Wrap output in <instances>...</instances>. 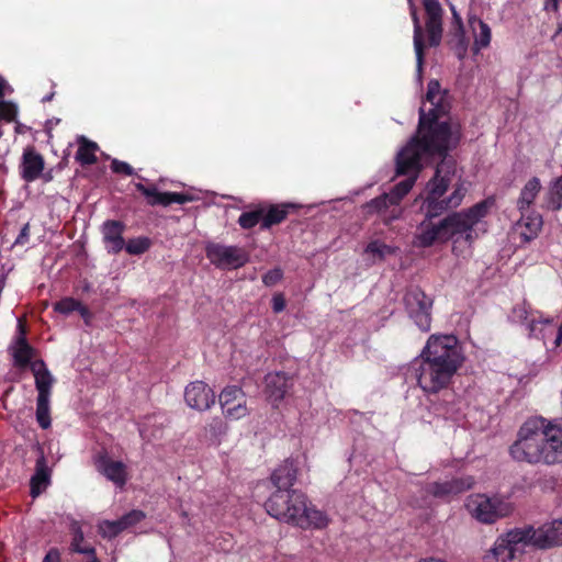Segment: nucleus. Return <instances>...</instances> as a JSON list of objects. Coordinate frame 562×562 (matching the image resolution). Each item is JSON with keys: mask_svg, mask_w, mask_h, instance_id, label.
<instances>
[{"mask_svg": "<svg viewBox=\"0 0 562 562\" xmlns=\"http://www.w3.org/2000/svg\"><path fill=\"white\" fill-rule=\"evenodd\" d=\"M426 101L431 108L426 113L425 108L419 109L417 136L397 154L400 173H406L418 167V161L425 156H446L448 150L456 146L460 138V126L439 119L450 109L449 94L442 90L438 80H430L427 87Z\"/></svg>", "mask_w": 562, "mask_h": 562, "instance_id": "f257e3e1", "label": "nucleus"}, {"mask_svg": "<svg viewBox=\"0 0 562 562\" xmlns=\"http://www.w3.org/2000/svg\"><path fill=\"white\" fill-rule=\"evenodd\" d=\"M457 172L454 161L442 160L436 168L434 177L427 182L425 190L415 202H422L420 210L425 213L426 220L423 221L416 229L413 238V245L418 248H427L436 241L447 240L442 221L438 224L430 222L432 217L441 215L450 209H457L461 205L467 188L464 182L459 179L453 186V191L443 198L449 186L452 183Z\"/></svg>", "mask_w": 562, "mask_h": 562, "instance_id": "f03ea898", "label": "nucleus"}, {"mask_svg": "<svg viewBox=\"0 0 562 562\" xmlns=\"http://www.w3.org/2000/svg\"><path fill=\"white\" fill-rule=\"evenodd\" d=\"M463 362L456 336L434 334L412 361L411 370L420 390L426 395H436L451 385Z\"/></svg>", "mask_w": 562, "mask_h": 562, "instance_id": "7ed1b4c3", "label": "nucleus"}, {"mask_svg": "<svg viewBox=\"0 0 562 562\" xmlns=\"http://www.w3.org/2000/svg\"><path fill=\"white\" fill-rule=\"evenodd\" d=\"M509 454L515 461L531 465L562 463V422L528 418L519 427Z\"/></svg>", "mask_w": 562, "mask_h": 562, "instance_id": "20e7f679", "label": "nucleus"}, {"mask_svg": "<svg viewBox=\"0 0 562 562\" xmlns=\"http://www.w3.org/2000/svg\"><path fill=\"white\" fill-rule=\"evenodd\" d=\"M265 507L271 517L304 530L324 529L329 524L327 514L313 505L300 490L274 491Z\"/></svg>", "mask_w": 562, "mask_h": 562, "instance_id": "39448f33", "label": "nucleus"}, {"mask_svg": "<svg viewBox=\"0 0 562 562\" xmlns=\"http://www.w3.org/2000/svg\"><path fill=\"white\" fill-rule=\"evenodd\" d=\"M14 366L25 368L30 366L37 391L36 397V422L42 429H48L52 425L50 418V396L52 387L55 382L54 376L47 369L43 360L31 362L34 356V349L27 344L25 337L21 336L16 339L12 348Z\"/></svg>", "mask_w": 562, "mask_h": 562, "instance_id": "423d86ee", "label": "nucleus"}, {"mask_svg": "<svg viewBox=\"0 0 562 562\" xmlns=\"http://www.w3.org/2000/svg\"><path fill=\"white\" fill-rule=\"evenodd\" d=\"M493 205L492 200L481 201L468 210L454 212L442 220L447 240L454 237H464L470 244L474 240V226L484 218Z\"/></svg>", "mask_w": 562, "mask_h": 562, "instance_id": "0eeeda50", "label": "nucleus"}, {"mask_svg": "<svg viewBox=\"0 0 562 562\" xmlns=\"http://www.w3.org/2000/svg\"><path fill=\"white\" fill-rule=\"evenodd\" d=\"M465 508L470 515L483 524H493L496 520L509 516L514 507L512 503L485 494H471L467 497Z\"/></svg>", "mask_w": 562, "mask_h": 562, "instance_id": "6e6552de", "label": "nucleus"}, {"mask_svg": "<svg viewBox=\"0 0 562 562\" xmlns=\"http://www.w3.org/2000/svg\"><path fill=\"white\" fill-rule=\"evenodd\" d=\"M204 249L210 262L220 269H238L249 260L248 252L239 246H227L209 241L205 244Z\"/></svg>", "mask_w": 562, "mask_h": 562, "instance_id": "1a4fd4ad", "label": "nucleus"}, {"mask_svg": "<svg viewBox=\"0 0 562 562\" xmlns=\"http://www.w3.org/2000/svg\"><path fill=\"white\" fill-rule=\"evenodd\" d=\"M526 535L519 528L509 530L499 536L494 546L483 558V562H509L517 553H521L527 547L524 542Z\"/></svg>", "mask_w": 562, "mask_h": 562, "instance_id": "9d476101", "label": "nucleus"}, {"mask_svg": "<svg viewBox=\"0 0 562 562\" xmlns=\"http://www.w3.org/2000/svg\"><path fill=\"white\" fill-rule=\"evenodd\" d=\"M519 529L520 532L526 535L524 539L526 546L547 549L562 544V519H554L543 524L537 529L532 526H526Z\"/></svg>", "mask_w": 562, "mask_h": 562, "instance_id": "9b49d317", "label": "nucleus"}, {"mask_svg": "<svg viewBox=\"0 0 562 562\" xmlns=\"http://www.w3.org/2000/svg\"><path fill=\"white\" fill-rule=\"evenodd\" d=\"M404 302L409 317L423 331H428L431 324L432 300L419 288L409 289Z\"/></svg>", "mask_w": 562, "mask_h": 562, "instance_id": "f8f14e48", "label": "nucleus"}, {"mask_svg": "<svg viewBox=\"0 0 562 562\" xmlns=\"http://www.w3.org/2000/svg\"><path fill=\"white\" fill-rule=\"evenodd\" d=\"M218 402L224 418L228 420H239L249 415L246 394L237 385L225 386L218 395Z\"/></svg>", "mask_w": 562, "mask_h": 562, "instance_id": "ddd939ff", "label": "nucleus"}, {"mask_svg": "<svg viewBox=\"0 0 562 562\" xmlns=\"http://www.w3.org/2000/svg\"><path fill=\"white\" fill-rule=\"evenodd\" d=\"M184 401L190 408L204 412L214 405L215 393L205 382L194 381L186 386Z\"/></svg>", "mask_w": 562, "mask_h": 562, "instance_id": "4468645a", "label": "nucleus"}, {"mask_svg": "<svg viewBox=\"0 0 562 562\" xmlns=\"http://www.w3.org/2000/svg\"><path fill=\"white\" fill-rule=\"evenodd\" d=\"M426 13V31L431 46H438L442 37L443 9L438 0H423Z\"/></svg>", "mask_w": 562, "mask_h": 562, "instance_id": "2eb2a0df", "label": "nucleus"}, {"mask_svg": "<svg viewBox=\"0 0 562 562\" xmlns=\"http://www.w3.org/2000/svg\"><path fill=\"white\" fill-rule=\"evenodd\" d=\"M135 188L146 198L147 203L151 206H168L172 203L184 204L193 201V196L190 194L178 192H161L155 186H144L143 183H136Z\"/></svg>", "mask_w": 562, "mask_h": 562, "instance_id": "dca6fc26", "label": "nucleus"}, {"mask_svg": "<svg viewBox=\"0 0 562 562\" xmlns=\"http://www.w3.org/2000/svg\"><path fill=\"white\" fill-rule=\"evenodd\" d=\"M473 484L474 481L472 477L454 479L446 482H432L426 486V493L436 498L447 499L471 488Z\"/></svg>", "mask_w": 562, "mask_h": 562, "instance_id": "f3484780", "label": "nucleus"}, {"mask_svg": "<svg viewBox=\"0 0 562 562\" xmlns=\"http://www.w3.org/2000/svg\"><path fill=\"white\" fill-rule=\"evenodd\" d=\"M44 167V157L34 147H26L20 165L22 179L26 182L37 180L42 176Z\"/></svg>", "mask_w": 562, "mask_h": 562, "instance_id": "a211bd4d", "label": "nucleus"}, {"mask_svg": "<svg viewBox=\"0 0 562 562\" xmlns=\"http://www.w3.org/2000/svg\"><path fill=\"white\" fill-rule=\"evenodd\" d=\"M423 157L419 159L422 160ZM422 166H420V161H418V167L417 168H414V169H411L409 171H407L405 175L409 173V172H414L415 175L406 180H403L401 182H398L393 189L391 192H389V196L391 198V200L393 201V209L391 210L390 212V215H389V218H398L401 215H402V209L400 206V203L401 201L403 200V198L412 190V188L414 187L415 182H416V179H417V173L418 171L420 170ZM396 172L398 175H401L398 172V166L396 165Z\"/></svg>", "mask_w": 562, "mask_h": 562, "instance_id": "6ab92c4d", "label": "nucleus"}, {"mask_svg": "<svg viewBox=\"0 0 562 562\" xmlns=\"http://www.w3.org/2000/svg\"><path fill=\"white\" fill-rule=\"evenodd\" d=\"M297 467L293 460H284L270 475L271 483L276 491L293 490V485L297 480Z\"/></svg>", "mask_w": 562, "mask_h": 562, "instance_id": "aec40b11", "label": "nucleus"}, {"mask_svg": "<svg viewBox=\"0 0 562 562\" xmlns=\"http://www.w3.org/2000/svg\"><path fill=\"white\" fill-rule=\"evenodd\" d=\"M290 386V379L285 373L274 372L266 376L267 397L274 406L285 397Z\"/></svg>", "mask_w": 562, "mask_h": 562, "instance_id": "412c9836", "label": "nucleus"}, {"mask_svg": "<svg viewBox=\"0 0 562 562\" xmlns=\"http://www.w3.org/2000/svg\"><path fill=\"white\" fill-rule=\"evenodd\" d=\"M98 470L119 487H123L127 482L126 465L122 461H114L108 457H101L98 460Z\"/></svg>", "mask_w": 562, "mask_h": 562, "instance_id": "4be33fe9", "label": "nucleus"}, {"mask_svg": "<svg viewBox=\"0 0 562 562\" xmlns=\"http://www.w3.org/2000/svg\"><path fill=\"white\" fill-rule=\"evenodd\" d=\"M542 217L540 214L531 212L521 213L520 220L516 223V229L519 232L524 241H530L538 236L542 228Z\"/></svg>", "mask_w": 562, "mask_h": 562, "instance_id": "5701e85b", "label": "nucleus"}, {"mask_svg": "<svg viewBox=\"0 0 562 562\" xmlns=\"http://www.w3.org/2000/svg\"><path fill=\"white\" fill-rule=\"evenodd\" d=\"M123 229L124 225L119 221H108L103 224V239L109 251L117 254L124 248Z\"/></svg>", "mask_w": 562, "mask_h": 562, "instance_id": "b1692460", "label": "nucleus"}, {"mask_svg": "<svg viewBox=\"0 0 562 562\" xmlns=\"http://www.w3.org/2000/svg\"><path fill=\"white\" fill-rule=\"evenodd\" d=\"M50 469L47 465L46 459L42 453L36 460L35 473L31 477V495L38 496L50 482Z\"/></svg>", "mask_w": 562, "mask_h": 562, "instance_id": "393cba45", "label": "nucleus"}, {"mask_svg": "<svg viewBox=\"0 0 562 562\" xmlns=\"http://www.w3.org/2000/svg\"><path fill=\"white\" fill-rule=\"evenodd\" d=\"M292 207V204H271L268 206L261 205L263 213L261 228L268 229L271 226L283 222Z\"/></svg>", "mask_w": 562, "mask_h": 562, "instance_id": "a878e982", "label": "nucleus"}, {"mask_svg": "<svg viewBox=\"0 0 562 562\" xmlns=\"http://www.w3.org/2000/svg\"><path fill=\"white\" fill-rule=\"evenodd\" d=\"M541 188V181L537 177H532L526 182L517 200V209L520 213H526L530 209Z\"/></svg>", "mask_w": 562, "mask_h": 562, "instance_id": "bb28decb", "label": "nucleus"}, {"mask_svg": "<svg viewBox=\"0 0 562 562\" xmlns=\"http://www.w3.org/2000/svg\"><path fill=\"white\" fill-rule=\"evenodd\" d=\"M392 209L393 201L387 193L381 194L363 205V210L367 215L379 214L386 224L395 220L389 218Z\"/></svg>", "mask_w": 562, "mask_h": 562, "instance_id": "cd10ccee", "label": "nucleus"}, {"mask_svg": "<svg viewBox=\"0 0 562 562\" xmlns=\"http://www.w3.org/2000/svg\"><path fill=\"white\" fill-rule=\"evenodd\" d=\"M469 23L474 36L473 50L479 53L481 49L488 47L492 38V31L491 27L481 19L471 18Z\"/></svg>", "mask_w": 562, "mask_h": 562, "instance_id": "c85d7f7f", "label": "nucleus"}, {"mask_svg": "<svg viewBox=\"0 0 562 562\" xmlns=\"http://www.w3.org/2000/svg\"><path fill=\"white\" fill-rule=\"evenodd\" d=\"M78 149L75 159L82 166L93 165L97 162V150L99 146L97 143L89 140L86 136H78Z\"/></svg>", "mask_w": 562, "mask_h": 562, "instance_id": "c756f323", "label": "nucleus"}, {"mask_svg": "<svg viewBox=\"0 0 562 562\" xmlns=\"http://www.w3.org/2000/svg\"><path fill=\"white\" fill-rule=\"evenodd\" d=\"M411 15L414 24V48L417 59L418 70H422L423 60H424V43H423V29L420 25V20L417 14V10L415 5L411 2Z\"/></svg>", "mask_w": 562, "mask_h": 562, "instance_id": "7c9ffc66", "label": "nucleus"}, {"mask_svg": "<svg viewBox=\"0 0 562 562\" xmlns=\"http://www.w3.org/2000/svg\"><path fill=\"white\" fill-rule=\"evenodd\" d=\"M71 530L74 533V538L70 544V549L74 552L81 553V554H93L94 548L90 544L83 543V532L78 525V522H74L71 526Z\"/></svg>", "mask_w": 562, "mask_h": 562, "instance_id": "2f4dec72", "label": "nucleus"}, {"mask_svg": "<svg viewBox=\"0 0 562 562\" xmlns=\"http://www.w3.org/2000/svg\"><path fill=\"white\" fill-rule=\"evenodd\" d=\"M512 316H513L514 321H516V322L528 323L530 331H533L536 321L533 318H531V319L529 318L530 305L526 301L517 304L513 308Z\"/></svg>", "mask_w": 562, "mask_h": 562, "instance_id": "473e14b6", "label": "nucleus"}, {"mask_svg": "<svg viewBox=\"0 0 562 562\" xmlns=\"http://www.w3.org/2000/svg\"><path fill=\"white\" fill-rule=\"evenodd\" d=\"M262 210L261 205L250 212H244L238 217V224L244 229H250L258 223H262Z\"/></svg>", "mask_w": 562, "mask_h": 562, "instance_id": "72a5a7b5", "label": "nucleus"}, {"mask_svg": "<svg viewBox=\"0 0 562 562\" xmlns=\"http://www.w3.org/2000/svg\"><path fill=\"white\" fill-rule=\"evenodd\" d=\"M548 203L554 211L562 209V176L551 183Z\"/></svg>", "mask_w": 562, "mask_h": 562, "instance_id": "f704fd0d", "label": "nucleus"}, {"mask_svg": "<svg viewBox=\"0 0 562 562\" xmlns=\"http://www.w3.org/2000/svg\"><path fill=\"white\" fill-rule=\"evenodd\" d=\"M125 530L124 522L121 519L117 520H104L99 525V532L104 538H114L120 532Z\"/></svg>", "mask_w": 562, "mask_h": 562, "instance_id": "c9c22d12", "label": "nucleus"}, {"mask_svg": "<svg viewBox=\"0 0 562 562\" xmlns=\"http://www.w3.org/2000/svg\"><path fill=\"white\" fill-rule=\"evenodd\" d=\"M151 245V241L148 237H137L130 239L125 246V250L130 255H142L146 252Z\"/></svg>", "mask_w": 562, "mask_h": 562, "instance_id": "e433bc0d", "label": "nucleus"}, {"mask_svg": "<svg viewBox=\"0 0 562 562\" xmlns=\"http://www.w3.org/2000/svg\"><path fill=\"white\" fill-rule=\"evenodd\" d=\"M78 306L79 301L72 297H65L54 304V311L63 315H69L71 312L76 311Z\"/></svg>", "mask_w": 562, "mask_h": 562, "instance_id": "4c0bfd02", "label": "nucleus"}, {"mask_svg": "<svg viewBox=\"0 0 562 562\" xmlns=\"http://www.w3.org/2000/svg\"><path fill=\"white\" fill-rule=\"evenodd\" d=\"M18 115L16 105L10 101H0V120L13 122Z\"/></svg>", "mask_w": 562, "mask_h": 562, "instance_id": "58836bf2", "label": "nucleus"}, {"mask_svg": "<svg viewBox=\"0 0 562 562\" xmlns=\"http://www.w3.org/2000/svg\"><path fill=\"white\" fill-rule=\"evenodd\" d=\"M366 252L378 256L379 258H384L386 255L392 254L393 251L391 247L385 244L372 241L367 246Z\"/></svg>", "mask_w": 562, "mask_h": 562, "instance_id": "ea45409f", "label": "nucleus"}, {"mask_svg": "<svg viewBox=\"0 0 562 562\" xmlns=\"http://www.w3.org/2000/svg\"><path fill=\"white\" fill-rule=\"evenodd\" d=\"M144 518L145 514L142 510L133 509L126 515L122 516L120 519L122 522H124L125 529H127L128 527L142 521Z\"/></svg>", "mask_w": 562, "mask_h": 562, "instance_id": "a19ab883", "label": "nucleus"}, {"mask_svg": "<svg viewBox=\"0 0 562 562\" xmlns=\"http://www.w3.org/2000/svg\"><path fill=\"white\" fill-rule=\"evenodd\" d=\"M282 278H283L282 270L280 268H274L263 274L262 282L267 286H273L278 282H280L282 280Z\"/></svg>", "mask_w": 562, "mask_h": 562, "instance_id": "79ce46f5", "label": "nucleus"}, {"mask_svg": "<svg viewBox=\"0 0 562 562\" xmlns=\"http://www.w3.org/2000/svg\"><path fill=\"white\" fill-rule=\"evenodd\" d=\"M111 170L115 173H121L125 176H133L134 169L131 165L125 161H121L119 159H113L111 161Z\"/></svg>", "mask_w": 562, "mask_h": 562, "instance_id": "37998d69", "label": "nucleus"}, {"mask_svg": "<svg viewBox=\"0 0 562 562\" xmlns=\"http://www.w3.org/2000/svg\"><path fill=\"white\" fill-rule=\"evenodd\" d=\"M285 308V299L283 294L278 293L272 297V310L274 313H281Z\"/></svg>", "mask_w": 562, "mask_h": 562, "instance_id": "c03bdc74", "label": "nucleus"}, {"mask_svg": "<svg viewBox=\"0 0 562 562\" xmlns=\"http://www.w3.org/2000/svg\"><path fill=\"white\" fill-rule=\"evenodd\" d=\"M29 236H30V224L26 223L22 227L19 236L16 237L15 244H25L29 240Z\"/></svg>", "mask_w": 562, "mask_h": 562, "instance_id": "a18cd8bd", "label": "nucleus"}, {"mask_svg": "<svg viewBox=\"0 0 562 562\" xmlns=\"http://www.w3.org/2000/svg\"><path fill=\"white\" fill-rule=\"evenodd\" d=\"M450 10L452 13V22L456 25V27L463 33V23L460 14L457 12L453 4L450 5Z\"/></svg>", "mask_w": 562, "mask_h": 562, "instance_id": "49530a36", "label": "nucleus"}, {"mask_svg": "<svg viewBox=\"0 0 562 562\" xmlns=\"http://www.w3.org/2000/svg\"><path fill=\"white\" fill-rule=\"evenodd\" d=\"M42 562H60V553L57 549H50L44 557Z\"/></svg>", "mask_w": 562, "mask_h": 562, "instance_id": "de8ad7c7", "label": "nucleus"}, {"mask_svg": "<svg viewBox=\"0 0 562 562\" xmlns=\"http://www.w3.org/2000/svg\"><path fill=\"white\" fill-rule=\"evenodd\" d=\"M77 312H79V314L86 319V322L88 323L89 318H90V312L88 310L87 306L82 305L80 302H79V306L78 308L76 310Z\"/></svg>", "mask_w": 562, "mask_h": 562, "instance_id": "09e8293b", "label": "nucleus"}, {"mask_svg": "<svg viewBox=\"0 0 562 562\" xmlns=\"http://www.w3.org/2000/svg\"><path fill=\"white\" fill-rule=\"evenodd\" d=\"M8 88L7 81L0 77V98L5 94V90Z\"/></svg>", "mask_w": 562, "mask_h": 562, "instance_id": "8fccbe9b", "label": "nucleus"}, {"mask_svg": "<svg viewBox=\"0 0 562 562\" xmlns=\"http://www.w3.org/2000/svg\"><path fill=\"white\" fill-rule=\"evenodd\" d=\"M53 97H54V92H50L49 94L45 95L42 101L49 102L53 100Z\"/></svg>", "mask_w": 562, "mask_h": 562, "instance_id": "3c124183", "label": "nucleus"}, {"mask_svg": "<svg viewBox=\"0 0 562 562\" xmlns=\"http://www.w3.org/2000/svg\"><path fill=\"white\" fill-rule=\"evenodd\" d=\"M90 559L89 562H100L98 558L95 557V552L93 554H87Z\"/></svg>", "mask_w": 562, "mask_h": 562, "instance_id": "603ef678", "label": "nucleus"}, {"mask_svg": "<svg viewBox=\"0 0 562 562\" xmlns=\"http://www.w3.org/2000/svg\"><path fill=\"white\" fill-rule=\"evenodd\" d=\"M560 33H562V24L559 26L558 31L555 32V36H557L558 34H560Z\"/></svg>", "mask_w": 562, "mask_h": 562, "instance_id": "864d4df0", "label": "nucleus"}, {"mask_svg": "<svg viewBox=\"0 0 562 562\" xmlns=\"http://www.w3.org/2000/svg\"><path fill=\"white\" fill-rule=\"evenodd\" d=\"M216 423L220 424L221 427L223 426V423L221 419H216Z\"/></svg>", "mask_w": 562, "mask_h": 562, "instance_id": "5fc2aeb1", "label": "nucleus"}, {"mask_svg": "<svg viewBox=\"0 0 562 562\" xmlns=\"http://www.w3.org/2000/svg\"><path fill=\"white\" fill-rule=\"evenodd\" d=\"M552 1H553L554 7H557L558 0H552Z\"/></svg>", "mask_w": 562, "mask_h": 562, "instance_id": "6e6d98bb", "label": "nucleus"}]
</instances>
